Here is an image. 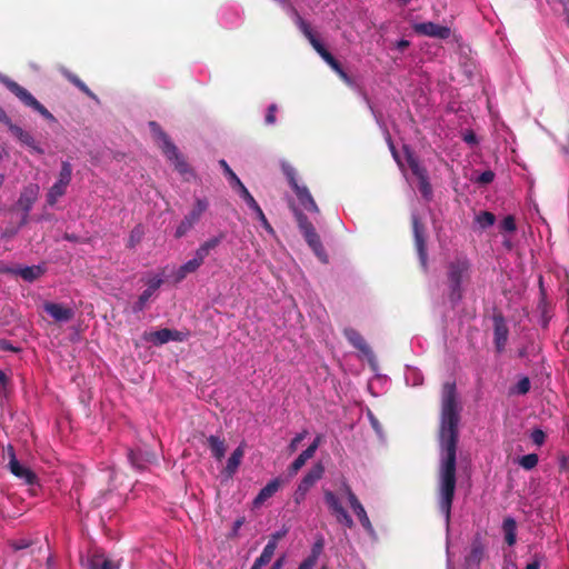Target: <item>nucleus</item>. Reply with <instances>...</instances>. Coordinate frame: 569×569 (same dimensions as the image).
<instances>
[{"mask_svg": "<svg viewBox=\"0 0 569 569\" xmlns=\"http://www.w3.org/2000/svg\"><path fill=\"white\" fill-rule=\"evenodd\" d=\"M325 501L330 512L336 516V519L339 523L346 526L349 529L353 528L355 522L351 516L347 512L338 497L332 491H325Z\"/></svg>", "mask_w": 569, "mask_h": 569, "instance_id": "nucleus-11", "label": "nucleus"}, {"mask_svg": "<svg viewBox=\"0 0 569 569\" xmlns=\"http://www.w3.org/2000/svg\"><path fill=\"white\" fill-rule=\"evenodd\" d=\"M43 308L48 315H50L56 321L59 322L70 321L74 316V312L71 308L64 307L60 303L47 302L44 303Z\"/></svg>", "mask_w": 569, "mask_h": 569, "instance_id": "nucleus-20", "label": "nucleus"}, {"mask_svg": "<svg viewBox=\"0 0 569 569\" xmlns=\"http://www.w3.org/2000/svg\"><path fill=\"white\" fill-rule=\"evenodd\" d=\"M277 110H278V107L274 103H272L268 107L267 114L264 118L266 124H273L276 122Z\"/></svg>", "mask_w": 569, "mask_h": 569, "instance_id": "nucleus-47", "label": "nucleus"}, {"mask_svg": "<svg viewBox=\"0 0 569 569\" xmlns=\"http://www.w3.org/2000/svg\"><path fill=\"white\" fill-rule=\"evenodd\" d=\"M500 229L506 232H515L517 229L515 217L511 214L506 216L500 223Z\"/></svg>", "mask_w": 569, "mask_h": 569, "instance_id": "nucleus-43", "label": "nucleus"}, {"mask_svg": "<svg viewBox=\"0 0 569 569\" xmlns=\"http://www.w3.org/2000/svg\"><path fill=\"white\" fill-rule=\"evenodd\" d=\"M221 242V237H213L204 241L196 251V253L204 260L209 256L210 251L218 247Z\"/></svg>", "mask_w": 569, "mask_h": 569, "instance_id": "nucleus-36", "label": "nucleus"}, {"mask_svg": "<svg viewBox=\"0 0 569 569\" xmlns=\"http://www.w3.org/2000/svg\"><path fill=\"white\" fill-rule=\"evenodd\" d=\"M62 74L68 79V81L74 84L87 97L94 100L97 99V96L88 88V86L78 76H76L67 69L62 70Z\"/></svg>", "mask_w": 569, "mask_h": 569, "instance_id": "nucleus-32", "label": "nucleus"}, {"mask_svg": "<svg viewBox=\"0 0 569 569\" xmlns=\"http://www.w3.org/2000/svg\"><path fill=\"white\" fill-rule=\"evenodd\" d=\"M172 333L171 329L164 328L157 331H152L150 333L144 335V339L151 341L156 346L164 345L171 341Z\"/></svg>", "mask_w": 569, "mask_h": 569, "instance_id": "nucleus-30", "label": "nucleus"}, {"mask_svg": "<svg viewBox=\"0 0 569 569\" xmlns=\"http://www.w3.org/2000/svg\"><path fill=\"white\" fill-rule=\"evenodd\" d=\"M532 442L537 446H541L545 442L546 435L541 429H535L530 436Z\"/></svg>", "mask_w": 569, "mask_h": 569, "instance_id": "nucleus-49", "label": "nucleus"}, {"mask_svg": "<svg viewBox=\"0 0 569 569\" xmlns=\"http://www.w3.org/2000/svg\"><path fill=\"white\" fill-rule=\"evenodd\" d=\"M68 187L60 184L58 182H54L52 187L47 192V203L48 206L52 207L57 203L59 198L63 197L67 192Z\"/></svg>", "mask_w": 569, "mask_h": 569, "instance_id": "nucleus-34", "label": "nucleus"}, {"mask_svg": "<svg viewBox=\"0 0 569 569\" xmlns=\"http://www.w3.org/2000/svg\"><path fill=\"white\" fill-rule=\"evenodd\" d=\"M243 522H244V518H241V519H238L234 521L233 528H232L233 535H236L238 532L239 528L243 525Z\"/></svg>", "mask_w": 569, "mask_h": 569, "instance_id": "nucleus-61", "label": "nucleus"}, {"mask_svg": "<svg viewBox=\"0 0 569 569\" xmlns=\"http://www.w3.org/2000/svg\"><path fill=\"white\" fill-rule=\"evenodd\" d=\"M283 561H284V557H280L278 558L273 563L272 566L270 567V569H281L282 566H283Z\"/></svg>", "mask_w": 569, "mask_h": 569, "instance_id": "nucleus-60", "label": "nucleus"}, {"mask_svg": "<svg viewBox=\"0 0 569 569\" xmlns=\"http://www.w3.org/2000/svg\"><path fill=\"white\" fill-rule=\"evenodd\" d=\"M29 222V213L22 212L21 220L19 222V228L26 226Z\"/></svg>", "mask_w": 569, "mask_h": 569, "instance_id": "nucleus-63", "label": "nucleus"}, {"mask_svg": "<svg viewBox=\"0 0 569 569\" xmlns=\"http://www.w3.org/2000/svg\"><path fill=\"white\" fill-rule=\"evenodd\" d=\"M10 118L3 110V108L0 106V122L4 123L6 126L10 122Z\"/></svg>", "mask_w": 569, "mask_h": 569, "instance_id": "nucleus-58", "label": "nucleus"}, {"mask_svg": "<svg viewBox=\"0 0 569 569\" xmlns=\"http://www.w3.org/2000/svg\"><path fill=\"white\" fill-rule=\"evenodd\" d=\"M308 431L307 430H303L302 432H299L296 435V437L290 441L289 446H288V450L290 453L295 452L300 442L306 438Z\"/></svg>", "mask_w": 569, "mask_h": 569, "instance_id": "nucleus-45", "label": "nucleus"}, {"mask_svg": "<svg viewBox=\"0 0 569 569\" xmlns=\"http://www.w3.org/2000/svg\"><path fill=\"white\" fill-rule=\"evenodd\" d=\"M293 211L298 227L301 233L303 234V238L307 241L308 246L312 249V251L321 262L327 263L328 254L321 243V239L317 233L313 224L309 221L308 217L305 213L297 210L296 208L293 209Z\"/></svg>", "mask_w": 569, "mask_h": 569, "instance_id": "nucleus-4", "label": "nucleus"}, {"mask_svg": "<svg viewBox=\"0 0 569 569\" xmlns=\"http://www.w3.org/2000/svg\"><path fill=\"white\" fill-rule=\"evenodd\" d=\"M72 179V166L69 161H62L61 169L56 182L68 187Z\"/></svg>", "mask_w": 569, "mask_h": 569, "instance_id": "nucleus-39", "label": "nucleus"}, {"mask_svg": "<svg viewBox=\"0 0 569 569\" xmlns=\"http://www.w3.org/2000/svg\"><path fill=\"white\" fill-rule=\"evenodd\" d=\"M9 469L12 475H14L17 478L23 480L27 485H33L37 482L38 477L37 475L28 467L21 465L14 455L13 448H9Z\"/></svg>", "mask_w": 569, "mask_h": 569, "instance_id": "nucleus-15", "label": "nucleus"}, {"mask_svg": "<svg viewBox=\"0 0 569 569\" xmlns=\"http://www.w3.org/2000/svg\"><path fill=\"white\" fill-rule=\"evenodd\" d=\"M335 72L339 76V78H340L345 83H347V84H349V86L352 83L351 78H350V77L348 76V73L343 70L342 66H340V67L338 68V70H336Z\"/></svg>", "mask_w": 569, "mask_h": 569, "instance_id": "nucleus-53", "label": "nucleus"}, {"mask_svg": "<svg viewBox=\"0 0 569 569\" xmlns=\"http://www.w3.org/2000/svg\"><path fill=\"white\" fill-rule=\"evenodd\" d=\"M219 164L223 169L226 176L228 177L230 186L233 189H239V191L241 192V194L244 199H249V190L240 181V179L237 177V174L231 170V168L229 167L227 161L222 159L219 161Z\"/></svg>", "mask_w": 569, "mask_h": 569, "instance_id": "nucleus-25", "label": "nucleus"}, {"mask_svg": "<svg viewBox=\"0 0 569 569\" xmlns=\"http://www.w3.org/2000/svg\"><path fill=\"white\" fill-rule=\"evenodd\" d=\"M505 542L512 547L517 542V522L512 517H506L502 522Z\"/></svg>", "mask_w": 569, "mask_h": 569, "instance_id": "nucleus-27", "label": "nucleus"}, {"mask_svg": "<svg viewBox=\"0 0 569 569\" xmlns=\"http://www.w3.org/2000/svg\"><path fill=\"white\" fill-rule=\"evenodd\" d=\"M543 561H545V555L535 553L532 556V560L526 566L525 569H540Z\"/></svg>", "mask_w": 569, "mask_h": 569, "instance_id": "nucleus-46", "label": "nucleus"}, {"mask_svg": "<svg viewBox=\"0 0 569 569\" xmlns=\"http://www.w3.org/2000/svg\"><path fill=\"white\" fill-rule=\"evenodd\" d=\"M538 461L539 458L536 453H529L520 458L519 465L526 470H531L537 466Z\"/></svg>", "mask_w": 569, "mask_h": 569, "instance_id": "nucleus-41", "label": "nucleus"}, {"mask_svg": "<svg viewBox=\"0 0 569 569\" xmlns=\"http://www.w3.org/2000/svg\"><path fill=\"white\" fill-rule=\"evenodd\" d=\"M403 151L406 154L407 163H408L412 174L418 179V182H419L418 188H419L421 196L426 200H430L432 197V187L429 182V176H428L427 169L419 163V160L417 159V157L410 150L409 147L405 146Z\"/></svg>", "mask_w": 569, "mask_h": 569, "instance_id": "nucleus-5", "label": "nucleus"}, {"mask_svg": "<svg viewBox=\"0 0 569 569\" xmlns=\"http://www.w3.org/2000/svg\"><path fill=\"white\" fill-rule=\"evenodd\" d=\"M171 333H172V338H171V341H182L183 340V333L178 331V330H172L171 329Z\"/></svg>", "mask_w": 569, "mask_h": 569, "instance_id": "nucleus-59", "label": "nucleus"}, {"mask_svg": "<svg viewBox=\"0 0 569 569\" xmlns=\"http://www.w3.org/2000/svg\"><path fill=\"white\" fill-rule=\"evenodd\" d=\"M476 221L481 229L491 227L496 221V216L489 211H482L476 217Z\"/></svg>", "mask_w": 569, "mask_h": 569, "instance_id": "nucleus-40", "label": "nucleus"}, {"mask_svg": "<svg viewBox=\"0 0 569 569\" xmlns=\"http://www.w3.org/2000/svg\"><path fill=\"white\" fill-rule=\"evenodd\" d=\"M415 31L419 34L438 39H447L451 33L450 28L430 21L416 24Z\"/></svg>", "mask_w": 569, "mask_h": 569, "instance_id": "nucleus-18", "label": "nucleus"}, {"mask_svg": "<svg viewBox=\"0 0 569 569\" xmlns=\"http://www.w3.org/2000/svg\"><path fill=\"white\" fill-rule=\"evenodd\" d=\"M472 264L466 254H457L446 267L448 299L457 306L463 298L465 284L471 279Z\"/></svg>", "mask_w": 569, "mask_h": 569, "instance_id": "nucleus-2", "label": "nucleus"}, {"mask_svg": "<svg viewBox=\"0 0 569 569\" xmlns=\"http://www.w3.org/2000/svg\"><path fill=\"white\" fill-rule=\"evenodd\" d=\"M317 562V556L316 553L307 557L297 569H313L315 565Z\"/></svg>", "mask_w": 569, "mask_h": 569, "instance_id": "nucleus-50", "label": "nucleus"}, {"mask_svg": "<svg viewBox=\"0 0 569 569\" xmlns=\"http://www.w3.org/2000/svg\"><path fill=\"white\" fill-rule=\"evenodd\" d=\"M162 284V280L160 278H153L148 281V288L143 290V292L139 296L138 300L132 307L133 312H141L150 298L154 295V292Z\"/></svg>", "mask_w": 569, "mask_h": 569, "instance_id": "nucleus-21", "label": "nucleus"}, {"mask_svg": "<svg viewBox=\"0 0 569 569\" xmlns=\"http://www.w3.org/2000/svg\"><path fill=\"white\" fill-rule=\"evenodd\" d=\"M40 188L36 183H29L26 186L19 196L17 207L24 213H30L33 204L39 198Z\"/></svg>", "mask_w": 569, "mask_h": 569, "instance_id": "nucleus-17", "label": "nucleus"}, {"mask_svg": "<svg viewBox=\"0 0 569 569\" xmlns=\"http://www.w3.org/2000/svg\"><path fill=\"white\" fill-rule=\"evenodd\" d=\"M323 437L321 435H318L313 441L309 445V447L306 449L307 452H309L312 457L315 456L317 449L322 443Z\"/></svg>", "mask_w": 569, "mask_h": 569, "instance_id": "nucleus-51", "label": "nucleus"}, {"mask_svg": "<svg viewBox=\"0 0 569 569\" xmlns=\"http://www.w3.org/2000/svg\"><path fill=\"white\" fill-rule=\"evenodd\" d=\"M293 12H295L297 27L303 33V36L308 39L310 44L313 47V43L320 42L319 39L313 33L310 24L298 13L297 10H295Z\"/></svg>", "mask_w": 569, "mask_h": 569, "instance_id": "nucleus-31", "label": "nucleus"}, {"mask_svg": "<svg viewBox=\"0 0 569 569\" xmlns=\"http://www.w3.org/2000/svg\"><path fill=\"white\" fill-rule=\"evenodd\" d=\"M460 408L455 382H446L441 390L439 427L440 461L438 468V507L449 525L457 486V446L459 440Z\"/></svg>", "mask_w": 569, "mask_h": 569, "instance_id": "nucleus-1", "label": "nucleus"}, {"mask_svg": "<svg viewBox=\"0 0 569 569\" xmlns=\"http://www.w3.org/2000/svg\"><path fill=\"white\" fill-rule=\"evenodd\" d=\"M493 342L497 352H502L508 341L509 329L501 313L493 315Z\"/></svg>", "mask_w": 569, "mask_h": 569, "instance_id": "nucleus-14", "label": "nucleus"}, {"mask_svg": "<svg viewBox=\"0 0 569 569\" xmlns=\"http://www.w3.org/2000/svg\"><path fill=\"white\" fill-rule=\"evenodd\" d=\"M244 455V449H243V446L240 445L232 453L231 456L229 457L228 461H227V466L223 470V472L227 475V477H232L240 462H241V459Z\"/></svg>", "mask_w": 569, "mask_h": 569, "instance_id": "nucleus-28", "label": "nucleus"}, {"mask_svg": "<svg viewBox=\"0 0 569 569\" xmlns=\"http://www.w3.org/2000/svg\"><path fill=\"white\" fill-rule=\"evenodd\" d=\"M203 263V260L196 253L192 259L183 263V271H187L188 273L194 272L201 264Z\"/></svg>", "mask_w": 569, "mask_h": 569, "instance_id": "nucleus-42", "label": "nucleus"}, {"mask_svg": "<svg viewBox=\"0 0 569 569\" xmlns=\"http://www.w3.org/2000/svg\"><path fill=\"white\" fill-rule=\"evenodd\" d=\"M345 492L347 495L349 505L356 516L358 517L361 526L368 531L369 533L373 532L372 523L367 515V511L365 510L362 503L359 501L355 492L351 490L350 486L345 483L343 485Z\"/></svg>", "mask_w": 569, "mask_h": 569, "instance_id": "nucleus-13", "label": "nucleus"}, {"mask_svg": "<svg viewBox=\"0 0 569 569\" xmlns=\"http://www.w3.org/2000/svg\"><path fill=\"white\" fill-rule=\"evenodd\" d=\"M140 237H141V233L137 229H133L130 234L128 247H130V248L134 247L136 243L139 242Z\"/></svg>", "mask_w": 569, "mask_h": 569, "instance_id": "nucleus-54", "label": "nucleus"}, {"mask_svg": "<svg viewBox=\"0 0 569 569\" xmlns=\"http://www.w3.org/2000/svg\"><path fill=\"white\" fill-rule=\"evenodd\" d=\"M208 448L210 449L212 456L217 460H221L226 453V443L223 439H220L218 436H210L207 439Z\"/></svg>", "mask_w": 569, "mask_h": 569, "instance_id": "nucleus-29", "label": "nucleus"}, {"mask_svg": "<svg viewBox=\"0 0 569 569\" xmlns=\"http://www.w3.org/2000/svg\"><path fill=\"white\" fill-rule=\"evenodd\" d=\"M161 150L164 153V156L168 158V160L172 161L176 169L184 173L188 171V164L183 160L182 156L180 154L178 148L174 146V143L170 140L168 134L166 132H161Z\"/></svg>", "mask_w": 569, "mask_h": 569, "instance_id": "nucleus-12", "label": "nucleus"}, {"mask_svg": "<svg viewBox=\"0 0 569 569\" xmlns=\"http://www.w3.org/2000/svg\"><path fill=\"white\" fill-rule=\"evenodd\" d=\"M463 140L469 144H476L477 143V137L473 131H468L463 136Z\"/></svg>", "mask_w": 569, "mask_h": 569, "instance_id": "nucleus-56", "label": "nucleus"}, {"mask_svg": "<svg viewBox=\"0 0 569 569\" xmlns=\"http://www.w3.org/2000/svg\"><path fill=\"white\" fill-rule=\"evenodd\" d=\"M343 336L349 341V343L357 350H359L366 356L371 355L370 347L368 346L367 341L358 330L351 327L345 328Z\"/></svg>", "mask_w": 569, "mask_h": 569, "instance_id": "nucleus-22", "label": "nucleus"}, {"mask_svg": "<svg viewBox=\"0 0 569 569\" xmlns=\"http://www.w3.org/2000/svg\"><path fill=\"white\" fill-rule=\"evenodd\" d=\"M281 487V480L279 478L269 481L257 495L252 501L253 507H261L268 499H270Z\"/></svg>", "mask_w": 569, "mask_h": 569, "instance_id": "nucleus-24", "label": "nucleus"}, {"mask_svg": "<svg viewBox=\"0 0 569 569\" xmlns=\"http://www.w3.org/2000/svg\"><path fill=\"white\" fill-rule=\"evenodd\" d=\"M10 133L22 144L28 147L30 150L37 152L38 154H43L44 150L37 143L33 136L23 130L21 127L14 124L11 120L7 124Z\"/></svg>", "mask_w": 569, "mask_h": 569, "instance_id": "nucleus-16", "label": "nucleus"}, {"mask_svg": "<svg viewBox=\"0 0 569 569\" xmlns=\"http://www.w3.org/2000/svg\"><path fill=\"white\" fill-rule=\"evenodd\" d=\"M187 274H189V273L187 271H183V266H180V268L178 269V271L176 273V280L181 281L187 277Z\"/></svg>", "mask_w": 569, "mask_h": 569, "instance_id": "nucleus-57", "label": "nucleus"}, {"mask_svg": "<svg viewBox=\"0 0 569 569\" xmlns=\"http://www.w3.org/2000/svg\"><path fill=\"white\" fill-rule=\"evenodd\" d=\"M325 467L321 462L315 463L299 482L295 497L296 501L305 499L307 492L315 486V483L323 477Z\"/></svg>", "mask_w": 569, "mask_h": 569, "instance_id": "nucleus-9", "label": "nucleus"}, {"mask_svg": "<svg viewBox=\"0 0 569 569\" xmlns=\"http://www.w3.org/2000/svg\"><path fill=\"white\" fill-rule=\"evenodd\" d=\"M495 179V173L491 170H486L482 173L479 174L477 178V182L480 184H488L492 182Z\"/></svg>", "mask_w": 569, "mask_h": 569, "instance_id": "nucleus-48", "label": "nucleus"}, {"mask_svg": "<svg viewBox=\"0 0 569 569\" xmlns=\"http://www.w3.org/2000/svg\"><path fill=\"white\" fill-rule=\"evenodd\" d=\"M9 378L4 371L0 370V396H6L7 387L9 385Z\"/></svg>", "mask_w": 569, "mask_h": 569, "instance_id": "nucleus-52", "label": "nucleus"}, {"mask_svg": "<svg viewBox=\"0 0 569 569\" xmlns=\"http://www.w3.org/2000/svg\"><path fill=\"white\" fill-rule=\"evenodd\" d=\"M565 22L569 27V6H563Z\"/></svg>", "mask_w": 569, "mask_h": 569, "instance_id": "nucleus-64", "label": "nucleus"}, {"mask_svg": "<svg viewBox=\"0 0 569 569\" xmlns=\"http://www.w3.org/2000/svg\"><path fill=\"white\" fill-rule=\"evenodd\" d=\"M312 456L303 450L289 466L288 472L290 476H295L298 471L306 465V462L311 459Z\"/></svg>", "mask_w": 569, "mask_h": 569, "instance_id": "nucleus-37", "label": "nucleus"}, {"mask_svg": "<svg viewBox=\"0 0 569 569\" xmlns=\"http://www.w3.org/2000/svg\"><path fill=\"white\" fill-rule=\"evenodd\" d=\"M0 81L11 91L24 106L32 108L34 111L40 113L46 120L56 122V117L40 103L26 88L21 87L16 81L8 77L1 76Z\"/></svg>", "mask_w": 569, "mask_h": 569, "instance_id": "nucleus-3", "label": "nucleus"}, {"mask_svg": "<svg viewBox=\"0 0 569 569\" xmlns=\"http://www.w3.org/2000/svg\"><path fill=\"white\" fill-rule=\"evenodd\" d=\"M208 209L206 199H197L191 211L181 220L176 229L174 237L182 238L199 221L202 213Z\"/></svg>", "mask_w": 569, "mask_h": 569, "instance_id": "nucleus-8", "label": "nucleus"}, {"mask_svg": "<svg viewBox=\"0 0 569 569\" xmlns=\"http://www.w3.org/2000/svg\"><path fill=\"white\" fill-rule=\"evenodd\" d=\"M282 172L288 179L290 187L293 189L299 202L308 211L319 212V208L310 194L309 190L305 186H299L296 178V170L289 163H282Z\"/></svg>", "mask_w": 569, "mask_h": 569, "instance_id": "nucleus-6", "label": "nucleus"}, {"mask_svg": "<svg viewBox=\"0 0 569 569\" xmlns=\"http://www.w3.org/2000/svg\"><path fill=\"white\" fill-rule=\"evenodd\" d=\"M149 127H150L151 131L153 132V134L157 136L161 140V132H163V131H162L161 127L159 126V123H157L156 121H150Z\"/></svg>", "mask_w": 569, "mask_h": 569, "instance_id": "nucleus-55", "label": "nucleus"}, {"mask_svg": "<svg viewBox=\"0 0 569 569\" xmlns=\"http://www.w3.org/2000/svg\"><path fill=\"white\" fill-rule=\"evenodd\" d=\"M409 47V41L408 40H405V39H401L400 41H398L397 43V48L400 49L401 51H403L406 48Z\"/></svg>", "mask_w": 569, "mask_h": 569, "instance_id": "nucleus-62", "label": "nucleus"}, {"mask_svg": "<svg viewBox=\"0 0 569 569\" xmlns=\"http://www.w3.org/2000/svg\"><path fill=\"white\" fill-rule=\"evenodd\" d=\"M88 569H119L118 566L103 553L94 552L87 560Z\"/></svg>", "mask_w": 569, "mask_h": 569, "instance_id": "nucleus-26", "label": "nucleus"}, {"mask_svg": "<svg viewBox=\"0 0 569 569\" xmlns=\"http://www.w3.org/2000/svg\"><path fill=\"white\" fill-rule=\"evenodd\" d=\"M42 273L43 270L39 266L24 267L20 268L17 271V274H19L23 280L29 282L38 279Z\"/></svg>", "mask_w": 569, "mask_h": 569, "instance_id": "nucleus-35", "label": "nucleus"}, {"mask_svg": "<svg viewBox=\"0 0 569 569\" xmlns=\"http://www.w3.org/2000/svg\"><path fill=\"white\" fill-rule=\"evenodd\" d=\"M486 556V543L480 533H476L470 542L469 551L465 556V566L467 569H479L481 561Z\"/></svg>", "mask_w": 569, "mask_h": 569, "instance_id": "nucleus-10", "label": "nucleus"}, {"mask_svg": "<svg viewBox=\"0 0 569 569\" xmlns=\"http://www.w3.org/2000/svg\"><path fill=\"white\" fill-rule=\"evenodd\" d=\"M280 535H273L268 543L264 546L262 553L258 557L254 563L251 566V569H261L263 566L269 563L274 555L277 542Z\"/></svg>", "mask_w": 569, "mask_h": 569, "instance_id": "nucleus-23", "label": "nucleus"}, {"mask_svg": "<svg viewBox=\"0 0 569 569\" xmlns=\"http://www.w3.org/2000/svg\"><path fill=\"white\" fill-rule=\"evenodd\" d=\"M251 210L256 212L259 221L261 222V226L263 227V229L271 236L274 234V231L271 227V224L269 223V221L267 220L264 213L262 212L260 206L257 203V201L253 199V197L251 196Z\"/></svg>", "mask_w": 569, "mask_h": 569, "instance_id": "nucleus-38", "label": "nucleus"}, {"mask_svg": "<svg viewBox=\"0 0 569 569\" xmlns=\"http://www.w3.org/2000/svg\"><path fill=\"white\" fill-rule=\"evenodd\" d=\"M128 459H129L130 463L139 470L147 468L148 465H152V463L157 462V456L154 452H152L150 450H141V449H138V450L130 449L128 451Z\"/></svg>", "mask_w": 569, "mask_h": 569, "instance_id": "nucleus-19", "label": "nucleus"}, {"mask_svg": "<svg viewBox=\"0 0 569 569\" xmlns=\"http://www.w3.org/2000/svg\"><path fill=\"white\" fill-rule=\"evenodd\" d=\"M313 49L333 71L338 70V68L341 66V63L325 48L321 42L313 43Z\"/></svg>", "mask_w": 569, "mask_h": 569, "instance_id": "nucleus-33", "label": "nucleus"}, {"mask_svg": "<svg viewBox=\"0 0 569 569\" xmlns=\"http://www.w3.org/2000/svg\"><path fill=\"white\" fill-rule=\"evenodd\" d=\"M415 247L423 270L428 268L426 228L417 214L411 217Z\"/></svg>", "mask_w": 569, "mask_h": 569, "instance_id": "nucleus-7", "label": "nucleus"}, {"mask_svg": "<svg viewBox=\"0 0 569 569\" xmlns=\"http://www.w3.org/2000/svg\"><path fill=\"white\" fill-rule=\"evenodd\" d=\"M531 387L530 380L528 377H522L515 387V392L518 395H526L529 392Z\"/></svg>", "mask_w": 569, "mask_h": 569, "instance_id": "nucleus-44", "label": "nucleus"}]
</instances>
